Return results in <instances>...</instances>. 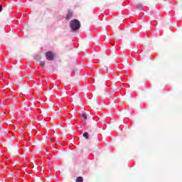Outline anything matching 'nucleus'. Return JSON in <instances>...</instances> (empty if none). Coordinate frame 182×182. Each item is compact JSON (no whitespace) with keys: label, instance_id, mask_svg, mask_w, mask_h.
<instances>
[{"label":"nucleus","instance_id":"1","mask_svg":"<svg viewBox=\"0 0 182 182\" xmlns=\"http://www.w3.org/2000/svg\"><path fill=\"white\" fill-rule=\"evenodd\" d=\"M70 28L72 31H77L80 29V21L77 19H73L70 22Z\"/></svg>","mask_w":182,"mask_h":182},{"label":"nucleus","instance_id":"2","mask_svg":"<svg viewBox=\"0 0 182 182\" xmlns=\"http://www.w3.org/2000/svg\"><path fill=\"white\" fill-rule=\"evenodd\" d=\"M54 55L52 52L48 51L46 53V58L48 60H53Z\"/></svg>","mask_w":182,"mask_h":182},{"label":"nucleus","instance_id":"3","mask_svg":"<svg viewBox=\"0 0 182 182\" xmlns=\"http://www.w3.org/2000/svg\"><path fill=\"white\" fill-rule=\"evenodd\" d=\"M73 16V12L71 11H68L67 16L65 17V19L67 21H69L72 17Z\"/></svg>","mask_w":182,"mask_h":182},{"label":"nucleus","instance_id":"4","mask_svg":"<svg viewBox=\"0 0 182 182\" xmlns=\"http://www.w3.org/2000/svg\"><path fill=\"white\" fill-rule=\"evenodd\" d=\"M76 182H83V178L82 176H79L76 179Z\"/></svg>","mask_w":182,"mask_h":182},{"label":"nucleus","instance_id":"5","mask_svg":"<svg viewBox=\"0 0 182 182\" xmlns=\"http://www.w3.org/2000/svg\"><path fill=\"white\" fill-rule=\"evenodd\" d=\"M83 137H85V139H89V134H87V132L84 133Z\"/></svg>","mask_w":182,"mask_h":182},{"label":"nucleus","instance_id":"6","mask_svg":"<svg viewBox=\"0 0 182 182\" xmlns=\"http://www.w3.org/2000/svg\"><path fill=\"white\" fill-rule=\"evenodd\" d=\"M82 117L83 119H85V120H86V119H87V116L86 115V114H82Z\"/></svg>","mask_w":182,"mask_h":182},{"label":"nucleus","instance_id":"7","mask_svg":"<svg viewBox=\"0 0 182 182\" xmlns=\"http://www.w3.org/2000/svg\"><path fill=\"white\" fill-rule=\"evenodd\" d=\"M40 65H41V66H42V68H43V66H45V62L44 61H41L40 63Z\"/></svg>","mask_w":182,"mask_h":182},{"label":"nucleus","instance_id":"8","mask_svg":"<svg viewBox=\"0 0 182 182\" xmlns=\"http://www.w3.org/2000/svg\"><path fill=\"white\" fill-rule=\"evenodd\" d=\"M136 8H137L138 9H141V8H142L141 4H138V5L136 6Z\"/></svg>","mask_w":182,"mask_h":182},{"label":"nucleus","instance_id":"9","mask_svg":"<svg viewBox=\"0 0 182 182\" xmlns=\"http://www.w3.org/2000/svg\"><path fill=\"white\" fill-rule=\"evenodd\" d=\"M0 12H2V6L0 5Z\"/></svg>","mask_w":182,"mask_h":182}]
</instances>
